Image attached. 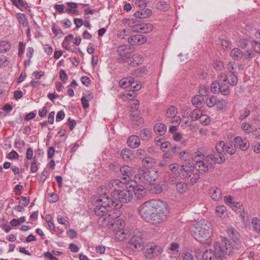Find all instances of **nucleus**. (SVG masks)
<instances>
[{
    "label": "nucleus",
    "instance_id": "nucleus-1",
    "mask_svg": "<svg viewBox=\"0 0 260 260\" xmlns=\"http://www.w3.org/2000/svg\"><path fill=\"white\" fill-rule=\"evenodd\" d=\"M139 212L146 222L157 224L167 219L169 209L165 202L152 200L142 204L139 208Z\"/></svg>",
    "mask_w": 260,
    "mask_h": 260
},
{
    "label": "nucleus",
    "instance_id": "nucleus-2",
    "mask_svg": "<svg viewBox=\"0 0 260 260\" xmlns=\"http://www.w3.org/2000/svg\"><path fill=\"white\" fill-rule=\"evenodd\" d=\"M235 144L230 142L225 143L223 141H219L216 145L215 148L218 153L233 154L236 151V148H239L242 151H246L249 147L250 144L248 140L243 139L241 137H236L234 139Z\"/></svg>",
    "mask_w": 260,
    "mask_h": 260
},
{
    "label": "nucleus",
    "instance_id": "nucleus-3",
    "mask_svg": "<svg viewBox=\"0 0 260 260\" xmlns=\"http://www.w3.org/2000/svg\"><path fill=\"white\" fill-rule=\"evenodd\" d=\"M223 241L215 243L213 249L205 250L202 255L203 260H215L217 258L220 260H226L225 255L230 254L227 251V248L224 247L226 246V241L224 240Z\"/></svg>",
    "mask_w": 260,
    "mask_h": 260
},
{
    "label": "nucleus",
    "instance_id": "nucleus-4",
    "mask_svg": "<svg viewBox=\"0 0 260 260\" xmlns=\"http://www.w3.org/2000/svg\"><path fill=\"white\" fill-rule=\"evenodd\" d=\"M98 205L95 207L94 211L95 214L103 218L105 217L108 208H112L113 207H121V205L118 203V201L113 200L106 193L101 194L96 200Z\"/></svg>",
    "mask_w": 260,
    "mask_h": 260
},
{
    "label": "nucleus",
    "instance_id": "nucleus-5",
    "mask_svg": "<svg viewBox=\"0 0 260 260\" xmlns=\"http://www.w3.org/2000/svg\"><path fill=\"white\" fill-rule=\"evenodd\" d=\"M225 161V157L223 154L216 153L208 155L205 159L196 162V168L200 173H205L208 171L212 167L213 162L220 164Z\"/></svg>",
    "mask_w": 260,
    "mask_h": 260
},
{
    "label": "nucleus",
    "instance_id": "nucleus-6",
    "mask_svg": "<svg viewBox=\"0 0 260 260\" xmlns=\"http://www.w3.org/2000/svg\"><path fill=\"white\" fill-rule=\"evenodd\" d=\"M226 232L230 240L223 237L222 238L220 242H223V241L224 240L226 241V246H224V247L227 248V251H229L228 253L230 254L233 252L234 250H238L241 248V243L239 239V233L232 226L228 227L226 229Z\"/></svg>",
    "mask_w": 260,
    "mask_h": 260
},
{
    "label": "nucleus",
    "instance_id": "nucleus-7",
    "mask_svg": "<svg viewBox=\"0 0 260 260\" xmlns=\"http://www.w3.org/2000/svg\"><path fill=\"white\" fill-rule=\"evenodd\" d=\"M195 239L203 244H209V239L212 235V231L210 226L206 224L201 226L196 227V231L194 232Z\"/></svg>",
    "mask_w": 260,
    "mask_h": 260
},
{
    "label": "nucleus",
    "instance_id": "nucleus-8",
    "mask_svg": "<svg viewBox=\"0 0 260 260\" xmlns=\"http://www.w3.org/2000/svg\"><path fill=\"white\" fill-rule=\"evenodd\" d=\"M133 237L129 240V244L133 249L140 251L144 246V233L139 230H135L133 232Z\"/></svg>",
    "mask_w": 260,
    "mask_h": 260
},
{
    "label": "nucleus",
    "instance_id": "nucleus-9",
    "mask_svg": "<svg viewBox=\"0 0 260 260\" xmlns=\"http://www.w3.org/2000/svg\"><path fill=\"white\" fill-rule=\"evenodd\" d=\"M205 103L209 108L215 107L218 110H222L225 109L228 104L226 100L214 95L207 98Z\"/></svg>",
    "mask_w": 260,
    "mask_h": 260
},
{
    "label": "nucleus",
    "instance_id": "nucleus-10",
    "mask_svg": "<svg viewBox=\"0 0 260 260\" xmlns=\"http://www.w3.org/2000/svg\"><path fill=\"white\" fill-rule=\"evenodd\" d=\"M122 180L120 181L118 179H113L109 182L106 189L111 191V196L114 197L126 186V184H127L126 182V178H123Z\"/></svg>",
    "mask_w": 260,
    "mask_h": 260
},
{
    "label": "nucleus",
    "instance_id": "nucleus-11",
    "mask_svg": "<svg viewBox=\"0 0 260 260\" xmlns=\"http://www.w3.org/2000/svg\"><path fill=\"white\" fill-rule=\"evenodd\" d=\"M158 172L155 169L142 170L138 174V178L142 181L149 183L155 181L158 178Z\"/></svg>",
    "mask_w": 260,
    "mask_h": 260
},
{
    "label": "nucleus",
    "instance_id": "nucleus-12",
    "mask_svg": "<svg viewBox=\"0 0 260 260\" xmlns=\"http://www.w3.org/2000/svg\"><path fill=\"white\" fill-rule=\"evenodd\" d=\"M128 184L129 187L133 188L134 194L138 199H141L145 196L146 191L143 185L137 184V182L133 180L129 181Z\"/></svg>",
    "mask_w": 260,
    "mask_h": 260
},
{
    "label": "nucleus",
    "instance_id": "nucleus-13",
    "mask_svg": "<svg viewBox=\"0 0 260 260\" xmlns=\"http://www.w3.org/2000/svg\"><path fill=\"white\" fill-rule=\"evenodd\" d=\"M118 195L119 200H118V203L121 204L119 203H127L130 202L133 197L132 191L129 189H123L120 191L117 194ZM113 200L117 201L116 199H113Z\"/></svg>",
    "mask_w": 260,
    "mask_h": 260
},
{
    "label": "nucleus",
    "instance_id": "nucleus-14",
    "mask_svg": "<svg viewBox=\"0 0 260 260\" xmlns=\"http://www.w3.org/2000/svg\"><path fill=\"white\" fill-rule=\"evenodd\" d=\"M142 62V57L139 54H134L132 56L129 55L126 58L121 59V63L127 62L131 67L138 66L141 64Z\"/></svg>",
    "mask_w": 260,
    "mask_h": 260
},
{
    "label": "nucleus",
    "instance_id": "nucleus-15",
    "mask_svg": "<svg viewBox=\"0 0 260 260\" xmlns=\"http://www.w3.org/2000/svg\"><path fill=\"white\" fill-rule=\"evenodd\" d=\"M194 166V165L192 162L185 161L180 167V176L183 178H187L188 175L195 169Z\"/></svg>",
    "mask_w": 260,
    "mask_h": 260
},
{
    "label": "nucleus",
    "instance_id": "nucleus-16",
    "mask_svg": "<svg viewBox=\"0 0 260 260\" xmlns=\"http://www.w3.org/2000/svg\"><path fill=\"white\" fill-rule=\"evenodd\" d=\"M162 251V249L160 246L155 245H151L150 246H148L145 252L146 257L151 258L160 254Z\"/></svg>",
    "mask_w": 260,
    "mask_h": 260
},
{
    "label": "nucleus",
    "instance_id": "nucleus-17",
    "mask_svg": "<svg viewBox=\"0 0 260 260\" xmlns=\"http://www.w3.org/2000/svg\"><path fill=\"white\" fill-rule=\"evenodd\" d=\"M147 38L142 35H134L128 38V43L132 45H141L145 43Z\"/></svg>",
    "mask_w": 260,
    "mask_h": 260
},
{
    "label": "nucleus",
    "instance_id": "nucleus-18",
    "mask_svg": "<svg viewBox=\"0 0 260 260\" xmlns=\"http://www.w3.org/2000/svg\"><path fill=\"white\" fill-rule=\"evenodd\" d=\"M119 171L122 175L125 176L123 178H126V182L128 184L129 181L131 180H127V178H130L131 176L133 175L134 173V169L132 167L127 165H124L120 167Z\"/></svg>",
    "mask_w": 260,
    "mask_h": 260
},
{
    "label": "nucleus",
    "instance_id": "nucleus-19",
    "mask_svg": "<svg viewBox=\"0 0 260 260\" xmlns=\"http://www.w3.org/2000/svg\"><path fill=\"white\" fill-rule=\"evenodd\" d=\"M152 14V11L150 9L144 7L139 9L134 14L136 18L145 19L149 17Z\"/></svg>",
    "mask_w": 260,
    "mask_h": 260
},
{
    "label": "nucleus",
    "instance_id": "nucleus-20",
    "mask_svg": "<svg viewBox=\"0 0 260 260\" xmlns=\"http://www.w3.org/2000/svg\"><path fill=\"white\" fill-rule=\"evenodd\" d=\"M125 222L124 220L121 219H118L114 221V222H111V223L107 224L108 228L115 232L116 233L118 230H120L121 228H123L124 227Z\"/></svg>",
    "mask_w": 260,
    "mask_h": 260
},
{
    "label": "nucleus",
    "instance_id": "nucleus-21",
    "mask_svg": "<svg viewBox=\"0 0 260 260\" xmlns=\"http://www.w3.org/2000/svg\"><path fill=\"white\" fill-rule=\"evenodd\" d=\"M128 46L126 45H120L117 49V52L118 54V57L117 58L118 62L121 63V59L126 58L129 54L128 53Z\"/></svg>",
    "mask_w": 260,
    "mask_h": 260
},
{
    "label": "nucleus",
    "instance_id": "nucleus-22",
    "mask_svg": "<svg viewBox=\"0 0 260 260\" xmlns=\"http://www.w3.org/2000/svg\"><path fill=\"white\" fill-rule=\"evenodd\" d=\"M127 144L132 148H138L141 144L140 138L136 135H132L128 138Z\"/></svg>",
    "mask_w": 260,
    "mask_h": 260
},
{
    "label": "nucleus",
    "instance_id": "nucleus-23",
    "mask_svg": "<svg viewBox=\"0 0 260 260\" xmlns=\"http://www.w3.org/2000/svg\"><path fill=\"white\" fill-rule=\"evenodd\" d=\"M153 26L151 23H143L136 25L135 31H140L142 33H148L152 30Z\"/></svg>",
    "mask_w": 260,
    "mask_h": 260
},
{
    "label": "nucleus",
    "instance_id": "nucleus-24",
    "mask_svg": "<svg viewBox=\"0 0 260 260\" xmlns=\"http://www.w3.org/2000/svg\"><path fill=\"white\" fill-rule=\"evenodd\" d=\"M129 231L123 228L120 229L116 233H115V239L118 241H123L129 234Z\"/></svg>",
    "mask_w": 260,
    "mask_h": 260
},
{
    "label": "nucleus",
    "instance_id": "nucleus-25",
    "mask_svg": "<svg viewBox=\"0 0 260 260\" xmlns=\"http://www.w3.org/2000/svg\"><path fill=\"white\" fill-rule=\"evenodd\" d=\"M135 84L134 78L132 77L123 78L119 82V86L122 88L132 86L133 84Z\"/></svg>",
    "mask_w": 260,
    "mask_h": 260
},
{
    "label": "nucleus",
    "instance_id": "nucleus-26",
    "mask_svg": "<svg viewBox=\"0 0 260 260\" xmlns=\"http://www.w3.org/2000/svg\"><path fill=\"white\" fill-rule=\"evenodd\" d=\"M152 132L150 129L145 128L140 131L139 138L143 141H148L152 138Z\"/></svg>",
    "mask_w": 260,
    "mask_h": 260
},
{
    "label": "nucleus",
    "instance_id": "nucleus-27",
    "mask_svg": "<svg viewBox=\"0 0 260 260\" xmlns=\"http://www.w3.org/2000/svg\"><path fill=\"white\" fill-rule=\"evenodd\" d=\"M153 129L156 135L162 136L167 132V126L164 123H158L154 125Z\"/></svg>",
    "mask_w": 260,
    "mask_h": 260
},
{
    "label": "nucleus",
    "instance_id": "nucleus-28",
    "mask_svg": "<svg viewBox=\"0 0 260 260\" xmlns=\"http://www.w3.org/2000/svg\"><path fill=\"white\" fill-rule=\"evenodd\" d=\"M191 158L196 162L206 158L203 153V150L202 148L198 149L193 153L191 155Z\"/></svg>",
    "mask_w": 260,
    "mask_h": 260
},
{
    "label": "nucleus",
    "instance_id": "nucleus-29",
    "mask_svg": "<svg viewBox=\"0 0 260 260\" xmlns=\"http://www.w3.org/2000/svg\"><path fill=\"white\" fill-rule=\"evenodd\" d=\"M120 156L125 161H131L133 157V153L129 149H123L121 151Z\"/></svg>",
    "mask_w": 260,
    "mask_h": 260
},
{
    "label": "nucleus",
    "instance_id": "nucleus-30",
    "mask_svg": "<svg viewBox=\"0 0 260 260\" xmlns=\"http://www.w3.org/2000/svg\"><path fill=\"white\" fill-rule=\"evenodd\" d=\"M156 8L159 11L165 12L169 10L171 8V5L167 2L161 1L156 3Z\"/></svg>",
    "mask_w": 260,
    "mask_h": 260
},
{
    "label": "nucleus",
    "instance_id": "nucleus-31",
    "mask_svg": "<svg viewBox=\"0 0 260 260\" xmlns=\"http://www.w3.org/2000/svg\"><path fill=\"white\" fill-rule=\"evenodd\" d=\"M186 178L190 181L192 184H193L197 183L200 178V173L197 169H194L190 174L188 175Z\"/></svg>",
    "mask_w": 260,
    "mask_h": 260
},
{
    "label": "nucleus",
    "instance_id": "nucleus-32",
    "mask_svg": "<svg viewBox=\"0 0 260 260\" xmlns=\"http://www.w3.org/2000/svg\"><path fill=\"white\" fill-rule=\"evenodd\" d=\"M211 198L214 201H219L221 199L222 193L221 190L217 187L212 188L210 189Z\"/></svg>",
    "mask_w": 260,
    "mask_h": 260
},
{
    "label": "nucleus",
    "instance_id": "nucleus-33",
    "mask_svg": "<svg viewBox=\"0 0 260 260\" xmlns=\"http://www.w3.org/2000/svg\"><path fill=\"white\" fill-rule=\"evenodd\" d=\"M230 56L234 60H239L242 58L243 53L240 49L234 48L231 50Z\"/></svg>",
    "mask_w": 260,
    "mask_h": 260
},
{
    "label": "nucleus",
    "instance_id": "nucleus-34",
    "mask_svg": "<svg viewBox=\"0 0 260 260\" xmlns=\"http://www.w3.org/2000/svg\"><path fill=\"white\" fill-rule=\"evenodd\" d=\"M114 207V208L111 210L108 209V212H109V216L112 217L111 218L117 220L120 216L121 212L119 210L120 207H117L116 206Z\"/></svg>",
    "mask_w": 260,
    "mask_h": 260
},
{
    "label": "nucleus",
    "instance_id": "nucleus-35",
    "mask_svg": "<svg viewBox=\"0 0 260 260\" xmlns=\"http://www.w3.org/2000/svg\"><path fill=\"white\" fill-rule=\"evenodd\" d=\"M192 105L196 107H202L204 104V99L201 95H196L192 99Z\"/></svg>",
    "mask_w": 260,
    "mask_h": 260
},
{
    "label": "nucleus",
    "instance_id": "nucleus-36",
    "mask_svg": "<svg viewBox=\"0 0 260 260\" xmlns=\"http://www.w3.org/2000/svg\"><path fill=\"white\" fill-rule=\"evenodd\" d=\"M176 188L178 192L182 193L187 190L188 185L185 182H177L176 184Z\"/></svg>",
    "mask_w": 260,
    "mask_h": 260
},
{
    "label": "nucleus",
    "instance_id": "nucleus-37",
    "mask_svg": "<svg viewBox=\"0 0 260 260\" xmlns=\"http://www.w3.org/2000/svg\"><path fill=\"white\" fill-rule=\"evenodd\" d=\"M177 114V109L174 106H170L166 111V116L168 118H172Z\"/></svg>",
    "mask_w": 260,
    "mask_h": 260
},
{
    "label": "nucleus",
    "instance_id": "nucleus-38",
    "mask_svg": "<svg viewBox=\"0 0 260 260\" xmlns=\"http://www.w3.org/2000/svg\"><path fill=\"white\" fill-rule=\"evenodd\" d=\"M133 118L134 119H132V121L136 128H139V127L143 126L144 120L142 117H141L138 115H134Z\"/></svg>",
    "mask_w": 260,
    "mask_h": 260
},
{
    "label": "nucleus",
    "instance_id": "nucleus-39",
    "mask_svg": "<svg viewBox=\"0 0 260 260\" xmlns=\"http://www.w3.org/2000/svg\"><path fill=\"white\" fill-rule=\"evenodd\" d=\"M219 90L221 93L223 95H228L230 93L229 85L225 83V82L220 83L219 87Z\"/></svg>",
    "mask_w": 260,
    "mask_h": 260
},
{
    "label": "nucleus",
    "instance_id": "nucleus-40",
    "mask_svg": "<svg viewBox=\"0 0 260 260\" xmlns=\"http://www.w3.org/2000/svg\"><path fill=\"white\" fill-rule=\"evenodd\" d=\"M251 224L253 230L257 233H260V219L257 217H254L251 220Z\"/></svg>",
    "mask_w": 260,
    "mask_h": 260
},
{
    "label": "nucleus",
    "instance_id": "nucleus-41",
    "mask_svg": "<svg viewBox=\"0 0 260 260\" xmlns=\"http://www.w3.org/2000/svg\"><path fill=\"white\" fill-rule=\"evenodd\" d=\"M11 47V44L8 41H0V53L9 51Z\"/></svg>",
    "mask_w": 260,
    "mask_h": 260
},
{
    "label": "nucleus",
    "instance_id": "nucleus-42",
    "mask_svg": "<svg viewBox=\"0 0 260 260\" xmlns=\"http://www.w3.org/2000/svg\"><path fill=\"white\" fill-rule=\"evenodd\" d=\"M17 16L19 23L21 24L23 27L28 26V22L24 14L18 13Z\"/></svg>",
    "mask_w": 260,
    "mask_h": 260
},
{
    "label": "nucleus",
    "instance_id": "nucleus-43",
    "mask_svg": "<svg viewBox=\"0 0 260 260\" xmlns=\"http://www.w3.org/2000/svg\"><path fill=\"white\" fill-rule=\"evenodd\" d=\"M226 69L229 74H236L237 65L235 62L231 61L226 65Z\"/></svg>",
    "mask_w": 260,
    "mask_h": 260
},
{
    "label": "nucleus",
    "instance_id": "nucleus-44",
    "mask_svg": "<svg viewBox=\"0 0 260 260\" xmlns=\"http://www.w3.org/2000/svg\"><path fill=\"white\" fill-rule=\"evenodd\" d=\"M202 115V112L200 110L196 109L192 111H191V113L189 116L192 120H196L200 119V115Z\"/></svg>",
    "mask_w": 260,
    "mask_h": 260
},
{
    "label": "nucleus",
    "instance_id": "nucleus-45",
    "mask_svg": "<svg viewBox=\"0 0 260 260\" xmlns=\"http://www.w3.org/2000/svg\"><path fill=\"white\" fill-rule=\"evenodd\" d=\"M229 83L232 86L236 85L238 82V78L236 74H228Z\"/></svg>",
    "mask_w": 260,
    "mask_h": 260
},
{
    "label": "nucleus",
    "instance_id": "nucleus-46",
    "mask_svg": "<svg viewBox=\"0 0 260 260\" xmlns=\"http://www.w3.org/2000/svg\"><path fill=\"white\" fill-rule=\"evenodd\" d=\"M225 210L226 208L223 205L219 206L216 208V213L218 216L223 217L224 216Z\"/></svg>",
    "mask_w": 260,
    "mask_h": 260
},
{
    "label": "nucleus",
    "instance_id": "nucleus-47",
    "mask_svg": "<svg viewBox=\"0 0 260 260\" xmlns=\"http://www.w3.org/2000/svg\"><path fill=\"white\" fill-rule=\"evenodd\" d=\"M230 207H231L235 211L237 212H240L243 210L242 205L240 202H234L231 204Z\"/></svg>",
    "mask_w": 260,
    "mask_h": 260
},
{
    "label": "nucleus",
    "instance_id": "nucleus-48",
    "mask_svg": "<svg viewBox=\"0 0 260 260\" xmlns=\"http://www.w3.org/2000/svg\"><path fill=\"white\" fill-rule=\"evenodd\" d=\"M199 121H200L201 124L204 125H206L210 123V118L207 115L202 114L201 115H200Z\"/></svg>",
    "mask_w": 260,
    "mask_h": 260
},
{
    "label": "nucleus",
    "instance_id": "nucleus-49",
    "mask_svg": "<svg viewBox=\"0 0 260 260\" xmlns=\"http://www.w3.org/2000/svg\"><path fill=\"white\" fill-rule=\"evenodd\" d=\"M129 33V29H122L119 31L117 36L120 39H125L128 36Z\"/></svg>",
    "mask_w": 260,
    "mask_h": 260
},
{
    "label": "nucleus",
    "instance_id": "nucleus-50",
    "mask_svg": "<svg viewBox=\"0 0 260 260\" xmlns=\"http://www.w3.org/2000/svg\"><path fill=\"white\" fill-rule=\"evenodd\" d=\"M180 167L177 164H170L169 166V168L170 171H171L173 173H176L177 172L179 173L180 174Z\"/></svg>",
    "mask_w": 260,
    "mask_h": 260
},
{
    "label": "nucleus",
    "instance_id": "nucleus-51",
    "mask_svg": "<svg viewBox=\"0 0 260 260\" xmlns=\"http://www.w3.org/2000/svg\"><path fill=\"white\" fill-rule=\"evenodd\" d=\"M200 93L201 96H205L208 95L209 92V89L208 87L205 85H201L199 89Z\"/></svg>",
    "mask_w": 260,
    "mask_h": 260
},
{
    "label": "nucleus",
    "instance_id": "nucleus-52",
    "mask_svg": "<svg viewBox=\"0 0 260 260\" xmlns=\"http://www.w3.org/2000/svg\"><path fill=\"white\" fill-rule=\"evenodd\" d=\"M109 167L111 171L117 173L119 171L120 166L117 162H113L109 165Z\"/></svg>",
    "mask_w": 260,
    "mask_h": 260
},
{
    "label": "nucleus",
    "instance_id": "nucleus-53",
    "mask_svg": "<svg viewBox=\"0 0 260 260\" xmlns=\"http://www.w3.org/2000/svg\"><path fill=\"white\" fill-rule=\"evenodd\" d=\"M254 51L253 52L252 50H248L245 52L244 54H243V56H244V58L246 59L250 60L255 56Z\"/></svg>",
    "mask_w": 260,
    "mask_h": 260
},
{
    "label": "nucleus",
    "instance_id": "nucleus-54",
    "mask_svg": "<svg viewBox=\"0 0 260 260\" xmlns=\"http://www.w3.org/2000/svg\"><path fill=\"white\" fill-rule=\"evenodd\" d=\"M12 3L17 7H24L25 6L26 3L24 0H11Z\"/></svg>",
    "mask_w": 260,
    "mask_h": 260
},
{
    "label": "nucleus",
    "instance_id": "nucleus-55",
    "mask_svg": "<svg viewBox=\"0 0 260 260\" xmlns=\"http://www.w3.org/2000/svg\"><path fill=\"white\" fill-rule=\"evenodd\" d=\"M155 162L154 159L151 157H145L143 158L142 164L144 166H146L148 164H152Z\"/></svg>",
    "mask_w": 260,
    "mask_h": 260
},
{
    "label": "nucleus",
    "instance_id": "nucleus-56",
    "mask_svg": "<svg viewBox=\"0 0 260 260\" xmlns=\"http://www.w3.org/2000/svg\"><path fill=\"white\" fill-rule=\"evenodd\" d=\"M252 44L254 52L260 54V43L254 40L252 41Z\"/></svg>",
    "mask_w": 260,
    "mask_h": 260
},
{
    "label": "nucleus",
    "instance_id": "nucleus-57",
    "mask_svg": "<svg viewBox=\"0 0 260 260\" xmlns=\"http://www.w3.org/2000/svg\"><path fill=\"white\" fill-rule=\"evenodd\" d=\"M171 144L169 142H165L161 144L160 149L164 152L170 151V148Z\"/></svg>",
    "mask_w": 260,
    "mask_h": 260
},
{
    "label": "nucleus",
    "instance_id": "nucleus-58",
    "mask_svg": "<svg viewBox=\"0 0 260 260\" xmlns=\"http://www.w3.org/2000/svg\"><path fill=\"white\" fill-rule=\"evenodd\" d=\"M48 201L50 203H55L56 202L58 199L59 197L57 193H52L49 194Z\"/></svg>",
    "mask_w": 260,
    "mask_h": 260
},
{
    "label": "nucleus",
    "instance_id": "nucleus-59",
    "mask_svg": "<svg viewBox=\"0 0 260 260\" xmlns=\"http://www.w3.org/2000/svg\"><path fill=\"white\" fill-rule=\"evenodd\" d=\"M147 153L143 149H138L137 150L136 155L140 159H143L146 156Z\"/></svg>",
    "mask_w": 260,
    "mask_h": 260
},
{
    "label": "nucleus",
    "instance_id": "nucleus-60",
    "mask_svg": "<svg viewBox=\"0 0 260 260\" xmlns=\"http://www.w3.org/2000/svg\"><path fill=\"white\" fill-rule=\"evenodd\" d=\"M220 86V84L217 82H213L211 84V90L212 92L214 93H215L219 91V87Z\"/></svg>",
    "mask_w": 260,
    "mask_h": 260
},
{
    "label": "nucleus",
    "instance_id": "nucleus-61",
    "mask_svg": "<svg viewBox=\"0 0 260 260\" xmlns=\"http://www.w3.org/2000/svg\"><path fill=\"white\" fill-rule=\"evenodd\" d=\"M182 113L183 117H188L191 113V109L188 106H184L182 108Z\"/></svg>",
    "mask_w": 260,
    "mask_h": 260
},
{
    "label": "nucleus",
    "instance_id": "nucleus-62",
    "mask_svg": "<svg viewBox=\"0 0 260 260\" xmlns=\"http://www.w3.org/2000/svg\"><path fill=\"white\" fill-rule=\"evenodd\" d=\"M181 257H182V260H193V255L188 252H183Z\"/></svg>",
    "mask_w": 260,
    "mask_h": 260
},
{
    "label": "nucleus",
    "instance_id": "nucleus-63",
    "mask_svg": "<svg viewBox=\"0 0 260 260\" xmlns=\"http://www.w3.org/2000/svg\"><path fill=\"white\" fill-rule=\"evenodd\" d=\"M248 41L247 40L242 39H240L238 41L237 45L241 48H244L248 46Z\"/></svg>",
    "mask_w": 260,
    "mask_h": 260
},
{
    "label": "nucleus",
    "instance_id": "nucleus-64",
    "mask_svg": "<svg viewBox=\"0 0 260 260\" xmlns=\"http://www.w3.org/2000/svg\"><path fill=\"white\" fill-rule=\"evenodd\" d=\"M252 133L256 140H260V127H257L253 129Z\"/></svg>",
    "mask_w": 260,
    "mask_h": 260
}]
</instances>
